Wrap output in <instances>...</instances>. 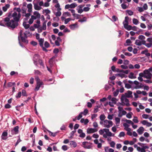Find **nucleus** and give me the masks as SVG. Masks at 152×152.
Wrapping results in <instances>:
<instances>
[{
	"mask_svg": "<svg viewBox=\"0 0 152 152\" xmlns=\"http://www.w3.org/2000/svg\"><path fill=\"white\" fill-rule=\"evenodd\" d=\"M61 14V12L60 11H58L56 13L55 15L57 16H60Z\"/></svg>",
	"mask_w": 152,
	"mask_h": 152,
	"instance_id": "338daca9",
	"label": "nucleus"
},
{
	"mask_svg": "<svg viewBox=\"0 0 152 152\" xmlns=\"http://www.w3.org/2000/svg\"><path fill=\"white\" fill-rule=\"evenodd\" d=\"M19 128L18 126H16L14 128L13 130L15 132V134H17L18 133Z\"/></svg>",
	"mask_w": 152,
	"mask_h": 152,
	"instance_id": "c85d7f7f",
	"label": "nucleus"
},
{
	"mask_svg": "<svg viewBox=\"0 0 152 152\" xmlns=\"http://www.w3.org/2000/svg\"><path fill=\"white\" fill-rule=\"evenodd\" d=\"M69 10L72 13V15L74 17H76L77 18H78V17L79 16V15L75 13V11L73 9H69Z\"/></svg>",
	"mask_w": 152,
	"mask_h": 152,
	"instance_id": "5701e85b",
	"label": "nucleus"
},
{
	"mask_svg": "<svg viewBox=\"0 0 152 152\" xmlns=\"http://www.w3.org/2000/svg\"><path fill=\"white\" fill-rule=\"evenodd\" d=\"M59 52V50L57 48H55L53 51V52L54 53L56 54L57 55V54Z\"/></svg>",
	"mask_w": 152,
	"mask_h": 152,
	"instance_id": "8fccbe9b",
	"label": "nucleus"
},
{
	"mask_svg": "<svg viewBox=\"0 0 152 152\" xmlns=\"http://www.w3.org/2000/svg\"><path fill=\"white\" fill-rule=\"evenodd\" d=\"M34 74L35 75H41V73L39 70H34Z\"/></svg>",
	"mask_w": 152,
	"mask_h": 152,
	"instance_id": "de8ad7c7",
	"label": "nucleus"
},
{
	"mask_svg": "<svg viewBox=\"0 0 152 152\" xmlns=\"http://www.w3.org/2000/svg\"><path fill=\"white\" fill-rule=\"evenodd\" d=\"M142 7L144 10H146L148 9V5L146 4H144Z\"/></svg>",
	"mask_w": 152,
	"mask_h": 152,
	"instance_id": "6e6d98bb",
	"label": "nucleus"
},
{
	"mask_svg": "<svg viewBox=\"0 0 152 152\" xmlns=\"http://www.w3.org/2000/svg\"><path fill=\"white\" fill-rule=\"evenodd\" d=\"M126 11L128 14L130 16H131L133 14V12L131 10H127Z\"/></svg>",
	"mask_w": 152,
	"mask_h": 152,
	"instance_id": "37998d69",
	"label": "nucleus"
},
{
	"mask_svg": "<svg viewBox=\"0 0 152 152\" xmlns=\"http://www.w3.org/2000/svg\"><path fill=\"white\" fill-rule=\"evenodd\" d=\"M83 114V112H81L79 114L77 118V120H79L80 118H81L82 117V114Z\"/></svg>",
	"mask_w": 152,
	"mask_h": 152,
	"instance_id": "603ef678",
	"label": "nucleus"
},
{
	"mask_svg": "<svg viewBox=\"0 0 152 152\" xmlns=\"http://www.w3.org/2000/svg\"><path fill=\"white\" fill-rule=\"evenodd\" d=\"M7 23H9V18L6 17L1 22H0V25L2 26H7L8 27H10V26H8Z\"/></svg>",
	"mask_w": 152,
	"mask_h": 152,
	"instance_id": "20e7f679",
	"label": "nucleus"
},
{
	"mask_svg": "<svg viewBox=\"0 0 152 152\" xmlns=\"http://www.w3.org/2000/svg\"><path fill=\"white\" fill-rule=\"evenodd\" d=\"M104 127L107 128H109L113 125V123L112 121L105 120L104 121Z\"/></svg>",
	"mask_w": 152,
	"mask_h": 152,
	"instance_id": "0eeeda50",
	"label": "nucleus"
},
{
	"mask_svg": "<svg viewBox=\"0 0 152 152\" xmlns=\"http://www.w3.org/2000/svg\"><path fill=\"white\" fill-rule=\"evenodd\" d=\"M10 6L9 4H6L5 6L3 7L2 10L4 12H6L8 8Z\"/></svg>",
	"mask_w": 152,
	"mask_h": 152,
	"instance_id": "cd10ccee",
	"label": "nucleus"
},
{
	"mask_svg": "<svg viewBox=\"0 0 152 152\" xmlns=\"http://www.w3.org/2000/svg\"><path fill=\"white\" fill-rule=\"evenodd\" d=\"M105 118V116L104 114H102L100 116V119L101 121H103Z\"/></svg>",
	"mask_w": 152,
	"mask_h": 152,
	"instance_id": "c03bdc74",
	"label": "nucleus"
},
{
	"mask_svg": "<svg viewBox=\"0 0 152 152\" xmlns=\"http://www.w3.org/2000/svg\"><path fill=\"white\" fill-rule=\"evenodd\" d=\"M34 16L35 17L36 19H39L40 17V15L39 13L38 12L34 11L33 13Z\"/></svg>",
	"mask_w": 152,
	"mask_h": 152,
	"instance_id": "6ab92c4d",
	"label": "nucleus"
},
{
	"mask_svg": "<svg viewBox=\"0 0 152 152\" xmlns=\"http://www.w3.org/2000/svg\"><path fill=\"white\" fill-rule=\"evenodd\" d=\"M32 4L30 3L28 4L27 5V8H28V12L31 13L32 12Z\"/></svg>",
	"mask_w": 152,
	"mask_h": 152,
	"instance_id": "aec40b11",
	"label": "nucleus"
},
{
	"mask_svg": "<svg viewBox=\"0 0 152 152\" xmlns=\"http://www.w3.org/2000/svg\"><path fill=\"white\" fill-rule=\"evenodd\" d=\"M71 20V19L70 18H69L67 19H65L64 21L65 24H67Z\"/></svg>",
	"mask_w": 152,
	"mask_h": 152,
	"instance_id": "bf43d9fd",
	"label": "nucleus"
},
{
	"mask_svg": "<svg viewBox=\"0 0 152 152\" xmlns=\"http://www.w3.org/2000/svg\"><path fill=\"white\" fill-rule=\"evenodd\" d=\"M125 130L127 131V134L129 135L132 136V132H131V130L130 128H128L127 129H125Z\"/></svg>",
	"mask_w": 152,
	"mask_h": 152,
	"instance_id": "bb28decb",
	"label": "nucleus"
},
{
	"mask_svg": "<svg viewBox=\"0 0 152 152\" xmlns=\"http://www.w3.org/2000/svg\"><path fill=\"white\" fill-rule=\"evenodd\" d=\"M85 136H86L85 134L83 132H82V133H80V134L79 136L80 137H81V138H84L85 137Z\"/></svg>",
	"mask_w": 152,
	"mask_h": 152,
	"instance_id": "e2e57ef3",
	"label": "nucleus"
},
{
	"mask_svg": "<svg viewBox=\"0 0 152 152\" xmlns=\"http://www.w3.org/2000/svg\"><path fill=\"white\" fill-rule=\"evenodd\" d=\"M7 132H4L2 134L1 137L2 139L4 140H6L7 138L6 137L7 135Z\"/></svg>",
	"mask_w": 152,
	"mask_h": 152,
	"instance_id": "dca6fc26",
	"label": "nucleus"
},
{
	"mask_svg": "<svg viewBox=\"0 0 152 152\" xmlns=\"http://www.w3.org/2000/svg\"><path fill=\"white\" fill-rule=\"evenodd\" d=\"M39 55L37 54H35L34 56L33 59H34V60H37L39 58Z\"/></svg>",
	"mask_w": 152,
	"mask_h": 152,
	"instance_id": "49530a36",
	"label": "nucleus"
},
{
	"mask_svg": "<svg viewBox=\"0 0 152 152\" xmlns=\"http://www.w3.org/2000/svg\"><path fill=\"white\" fill-rule=\"evenodd\" d=\"M88 113V110L87 109H86L84 110L83 112V114L84 115H86Z\"/></svg>",
	"mask_w": 152,
	"mask_h": 152,
	"instance_id": "0e129e2a",
	"label": "nucleus"
},
{
	"mask_svg": "<svg viewBox=\"0 0 152 152\" xmlns=\"http://www.w3.org/2000/svg\"><path fill=\"white\" fill-rule=\"evenodd\" d=\"M20 13H17L14 12L12 14L9 15V23H7L8 26H10V27L14 28L18 26V22L21 17Z\"/></svg>",
	"mask_w": 152,
	"mask_h": 152,
	"instance_id": "f257e3e1",
	"label": "nucleus"
},
{
	"mask_svg": "<svg viewBox=\"0 0 152 152\" xmlns=\"http://www.w3.org/2000/svg\"><path fill=\"white\" fill-rule=\"evenodd\" d=\"M143 86V85L142 84V83H140V85L136 86L134 87V88L135 89H137L142 88Z\"/></svg>",
	"mask_w": 152,
	"mask_h": 152,
	"instance_id": "a19ab883",
	"label": "nucleus"
},
{
	"mask_svg": "<svg viewBox=\"0 0 152 152\" xmlns=\"http://www.w3.org/2000/svg\"><path fill=\"white\" fill-rule=\"evenodd\" d=\"M56 39H52L53 41L54 42L56 45L57 46H59L60 45L59 42L58 40H55Z\"/></svg>",
	"mask_w": 152,
	"mask_h": 152,
	"instance_id": "58836bf2",
	"label": "nucleus"
},
{
	"mask_svg": "<svg viewBox=\"0 0 152 152\" xmlns=\"http://www.w3.org/2000/svg\"><path fill=\"white\" fill-rule=\"evenodd\" d=\"M15 82H9L7 83V86L8 87H11L13 85H15Z\"/></svg>",
	"mask_w": 152,
	"mask_h": 152,
	"instance_id": "e433bc0d",
	"label": "nucleus"
},
{
	"mask_svg": "<svg viewBox=\"0 0 152 152\" xmlns=\"http://www.w3.org/2000/svg\"><path fill=\"white\" fill-rule=\"evenodd\" d=\"M126 44H124V45L125 46H127L128 45H130L129 44L131 43V42L130 40L128 39L126 40Z\"/></svg>",
	"mask_w": 152,
	"mask_h": 152,
	"instance_id": "c9c22d12",
	"label": "nucleus"
},
{
	"mask_svg": "<svg viewBox=\"0 0 152 152\" xmlns=\"http://www.w3.org/2000/svg\"><path fill=\"white\" fill-rule=\"evenodd\" d=\"M144 73L145 75V78L151 79L152 76V74L150 73L148 70L145 69L144 71Z\"/></svg>",
	"mask_w": 152,
	"mask_h": 152,
	"instance_id": "6e6552de",
	"label": "nucleus"
},
{
	"mask_svg": "<svg viewBox=\"0 0 152 152\" xmlns=\"http://www.w3.org/2000/svg\"><path fill=\"white\" fill-rule=\"evenodd\" d=\"M39 42L40 46L42 48V50L46 52L48 51V50L43 46V43L44 42V39H38Z\"/></svg>",
	"mask_w": 152,
	"mask_h": 152,
	"instance_id": "1a4fd4ad",
	"label": "nucleus"
},
{
	"mask_svg": "<svg viewBox=\"0 0 152 152\" xmlns=\"http://www.w3.org/2000/svg\"><path fill=\"white\" fill-rule=\"evenodd\" d=\"M31 15V14H30V13L29 12L27 13H25V14H22V16L23 17H26V18H25L24 19V20H26L28 19V18L29 17V16Z\"/></svg>",
	"mask_w": 152,
	"mask_h": 152,
	"instance_id": "4be33fe9",
	"label": "nucleus"
},
{
	"mask_svg": "<svg viewBox=\"0 0 152 152\" xmlns=\"http://www.w3.org/2000/svg\"><path fill=\"white\" fill-rule=\"evenodd\" d=\"M46 22H47V21H45L44 23H43V24L42 25V28L43 30H45L46 28Z\"/></svg>",
	"mask_w": 152,
	"mask_h": 152,
	"instance_id": "79ce46f5",
	"label": "nucleus"
},
{
	"mask_svg": "<svg viewBox=\"0 0 152 152\" xmlns=\"http://www.w3.org/2000/svg\"><path fill=\"white\" fill-rule=\"evenodd\" d=\"M126 97H124L123 98V100H122L121 99V102H123L124 101L126 103H125V105L127 107H129L130 105V104L129 103V101L128 99L126 98Z\"/></svg>",
	"mask_w": 152,
	"mask_h": 152,
	"instance_id": "2eb2a0df",
	"label": "nucleus"
},
{
	"mask_svg": "<svg viewBox=\"0 0 152 152\" xmlns=\"http://www.w3.org/2000/svg\"><path fill=\"white\" fill-rule=\"evenodd\" d=\"M23 25L24 27L26 29L28 28L29 27V26H30L29 24H27V23L25 21L24 22H23Z\"/></svg>",
	"mask_w": 152,
	"mask_h": 152,
	"instance_id": "c756f323",
	"label": "nucleus"
},
{
	"mask_svg": "<svg viewBox=\"0 0 152 152\" xmlns=\"http://www.w3.org/2000/svg\"><path fill=\"white\" fill-rule=\"evenodd\" d=\"M110 146L111 147L113 148L115 147V143L114 141H112L110 143Z\"/></svg>",
	"mask_w": 152,
	"mask_h": 152,
	"instance_id": "774afa93",
	"label": "nucleus"
},
{
	"mask_svg": "<svg viewBox=\"0 0 152 152\" xmlns=\"http://www.w3.org/2000/svg\"><path fill=\"white\" fill-rule=\"evenodd\" d=\"M70 145H72L74 148H75L77 146L76 143L74 141H71Z\"/></svg>",
	"mask_w": 152,
	"mask_h": 152,
	"instance_id": "7c9ffc66",
	"label": "nucleus"
},
{
	"mask_svg": "<svg viewBox=\"0 0 152 152\" xmlns=\"http://www.w3.org/2000/svg\"><path fill=\"white\" fill-rule=\"evenodd\" d=\"M19 34H20L19 36H20V38H27V36L26 34L22 31H20ZM18 38H19V36H18Z\"/></svg>",
	"mask_w": 152,
	"mask_h": 152,
	"instance_id": "4468645a",
	"label": "nucleus"
},
{
	"mask_svg": "<svg viewBox=\"0 0 152 152\" xmlns=\"http://www.w3.org/2000/svg\"><path fill=\"white\" fill-rule=\"evenodd\" d=\"M44 45L45 46V48H48L50 47V44L48 43V42L47 41L45 42L44 43Z\"/></svg>",
	"mask_w": 152,
	"mask_h": 152,
	"instance_id": "a18cd8bd",
	"label": "nucleus"
},
{
	"mask_svg": "<svg viewBox=\"0 0 152 152\" xmlns=\"http://www.w3.org/2000/svg\"><path fill=\"white\" fill-rule=\"evenodd\" d=\"M115 76H119L120 77H121L122 78L124 77H125V75L124 74H122L121 73H118L116 74L115 75Z\"/></svg>",
	"mask_w": 152,
	"mask_h": 152,
	"instance_id": "473e14b6",
	"label": "nucleus"
},
{
	"mask_svg": "<svg viewBox=\"0 0 152 152\" xmlns=\"http://www.w3.org/2000/svg\"><path fill=\"white\" fill-rule=\"evenodd\" d=\"M88 143V142H83L82 144L83 145V147L85 148L86 149H90L91 148V146L90 145H87L86 144Z\"/></svg>",
	"mask_w": 152,
	"mask_h": 152,
	"instance_id": "ddd939ff",
	"label": "nucleus"
},
{
	"mask_svg": "<svg viewBox=\"0 0 152 152\" xmlns=\"http://www.w3.org/2000/svg\"><path fill=\"white\" fill-rule=\"evenodd\" d=\"M39 64L43 67V68H44V64L42 62V60L41 59H39Z\"/></svg>",
	"mask_w": 152,
	"mask_h": 152,
	"instance_id": "3c124183",
	"label": "nucleus"
},
{
	"mask_svg": "<svg viewBox=\"0 0 152 152\" xmlns=\"http://www.w3.org/2000/svg\"><path fill=\"white\" fill-rule=\"evenodd\" d=\"M36 19V18L34 16V15H31V18L29 20L28 22L29 24H32L34 22V20Z\"/></svg>",
	"mask_w": 152,
	"mask_h": 152,
	"instance_id": "b1692460",
	"label": "nucleus"
},
{
	"mask_svg": "<svg viewBox=\"0 0 152 152\" xmlns=\"http://www.w3.org/2000/svg\"><path fill=\"white\" fill-rule=\"evenodd\" d=\"M63 15L65 16L66 17L67 16H70L71 15L69 12H66L63 13Z\"/></svg>",
	"mask_w": 152,
	"mask_h": 152,
	"instance_id": "4c0bfd02",
	"label": "nucleus"
},
{
	"mask_svg": "<svg viewBox=\"0 0 152 152\" xmlns=\"http://www.w3.org/2000/svg\"><path fill=\"white\" fill-rule=\"evenodd\" d=\"M27 10V9L26 8H25L24 7H22L21 8V11L22 14H25L26 13V11Z\"/></svg>",
	"mask_w": 152,
	"mask_h": 152,
	"instance_id": "f704fd0d",
	"label": "nucleus"
},
{
	"mask_svg": "<svg viewBox=\"0 0 152 152\" xmlns=\"http://www.w3.org/2000/svg\"><path fill=\"white\" fill-rule=\"evenodd\" d=\"M125 87L128 89H129L131 88V86L130 84H129L125 83Z\"/></svg>",
	"mask_w": 152,
	"mask_h": 152,
	"instance_id": "69168bd1",
	"label": "nucleus"
},
{
	"mask_svg": "<svg viewBox=\"0 0 152 152\" xmlns=\"http://www.w3.org/2000/svg\"><path fill=\"white\" fill-rule=\"evenodd\" d=\"M144 128L142 127H140L137 130V132L140 134H142L144 131Z\"/></svg>",
	"mask_w": 152,
	"mask_h": 152,
	"instance_id": "a878e982",
	"label": "nucleus"
},
{
	"mask_svg": "<svg viewBox=\"0 0 152 152\" xmlns=\"http://www.w3.org/2000/svg\"><path fill=\"white\" fill-rule=\"evenodd\" d=\"M129 18L128 16H126L125 18V20L123 22L124 28L128 30H130L131 26L128 25V20Z\"/></svg>",
	"mask_w": 152,
	"mask_h": 152,
	"instance_id": "7ed1b4c3",
	"label": "nucleus"
},
{
	"mask_svg": "<svg viewBox=\"0 0 152 152\" xmlns=\"http://www.w3.org/2000/svg\"><path fill=\"white\" fill-rule=\"evenodd\" d=\"M124 121H126L127 123L131 124L132 126V127L134 129H136L137 127V125H134L133 122L130 120H127L126 119H125V120H124Z\"/></svg>",
	"mask_w": 152,
	"mask_h": 152,
	"instance_id": "9d476101",
	"label": "nucleus"
},
{
	"mask_svg": "<svg viewBox=\"0 0 152 152\" xmlns=\"http://www.w3.org/2000/svg\"><path fill=\"white\" fill-rule=\"evenodd\" d=\"M118 93L119 91L118 90H117L116 91H115L113 92L114 96H117L118 95Z\"/></svg>",
	"mask_w": 152,
	"mask_h": 152,
	"instance_id": "052dcab7",
	"label": "nucleus"
},
{
	"mask_svg": "<svg viewBox=\"0 0 152 152\" xmlns=\"http://www.w3.org/2000/svg\"><path fill=\"white\" fill-rule=\"evenodd\" d=\"M77 6V4L75 3H73L70 4L71 8H73Z\"/></svg>",
	"mask_w": 152,
	"mask_h": 152,
	"instance_id": "ea45409f",
	"label": "nucleus"
},
{
	"mask_svg": "<svg viewBox=\"0 0 152 152\" xmlns=\"http://www.w3.org/2000/svg\"><path fill=\"white\" fill-rule=\"evenodd\" d=\"M48 131L50 136H52L53 137H55L57 133H53L48 130Z\"/></svg>",
	"mask_w": 152,
	"mask_h": 152,
	"instance_id": "72a5a7b5",
	"label": "nucleus"
},
{
	"mask_svg": "<svg viewBox=\"0 0 152 152\" xmlns=\"http://www.w3.org/2000/svg\"><path fill=\"white\" fill-rule=\"evenodd\" d=\"M20 45L22 46V44L21 43V42H22L23 43H24L26 44H27L28 43V41L26 39H18Z\"/></svg>",
	"mask_w": 152,
	"mask_h": 152,
	"instance_id": "f3484780",
	"label": "nucleus"
},
{
	"mask_svg": "<svg viewBox=\"0 0 152 152\" xmlns=\"http://www.w3.org/2000/svg\"><path fill=\"white\" fill-rule=\"evenodd\" d=\"M140 40L137 39L135 41V44L138 45H140L142 44V39H139Z\"/></svg>",
	"mask_w": 152,
	"mask_h": 152,
	"instance_id": "412c9836",
	"label": "nucleus"
},
{
	"mask_svg": "<svg viewBox=\"0 0 152 152\" xmlns=\"http://www.w3.org/2000/svg\"><path fill=\"white\" fill-rule=\"evenodd\" d=\"M125 133L124 132H121L118 135V137H124L125 136Z\"/></svg>",
	"mask_w": 152,
	"mask_h": 152,
	"instance_id": "4d7b16f0",
	"label": "nucleus"
},
{
	"mask_svg": "<svg viewBox=\"0 0 152 152\" xmlns=\"http://www.w3.org/2000/svg\"><path fill=\"white\" fill-rule=\"evenodd\" d=\"M18 73L17 72H15L14 71L11 72L10 73V75L11 76H13V75H14L15 74L18 75Z\"/></svg>",
	"mask_w": 152,
	"mask_h": 152,
	"instance_id": "680f3d73",
	"label": "nucleus"
},
{
	"mask_svg": "<svg viewBox=\"0 0 152 152\" xmlns=\"http://www.w3.org/2000/svg\"><path fill=\"white\" fill-rule=\"evenodd\" d=\"M60 4L58 2L55 5V7L56 8H58V10H61V8H60Z\"/></svg>",
	"mask_w": 152,
	"mask_h": 152,
	"instance_id": "13d9d810",
	"label": "nucleus"
},
{
	"mask_svg": "<svg viewBox=\"0 0 152 152\" xmlns=\"http://www.w3.org/2000/svg\"><path fill=\"white\" fill-rule=\"evenodd\" d=\"M97 131L96 129L88 128L87 129V133L88 134H90L96 132Z\"/></svg>",
	"mask_w": 152,
	"mask_h": 152,
	"instance_id": "f8f14e48",
	"label": "nucleus"
},
{
	"mask_svg": "<svg viewBox=\"0 0 152 152\" xmlns=\"http://www.w3.org/2000/svg\"><path fill=\"white\" fill-rule=\"evenodd\" d=\"M133 23L135 25H137L139 23L138 20L136 19L133 18Z\"/></svg>",
	"mask_w": 152,
	"mask_h": 152,
	"instance_id": "2f4dec72",
	"label": "nucleus"
},
{
	"mask_svg": "<svg viewBox=\"0 0 152 152\" xmlns=\"http://www.w3.org/2000/svg\"><path fill=\"white\" fill-rule=\"evenodd\" d=\"M132 92L130 91H128L127 92L125 93L124 94H122L121 99L122 100H123V98L124 97L126 98H133V96L132 95Z\"/></svg>",
	"mask_w": 152,
	"mask_h": 152,
	"instance_id": "39448f33",
	"label": "nucleus"
},
{
	"mask_svg": "<svg viewBox=\"0 0 152 152\" xmlns=\"http://www.w3.org/2000/svg\"><path fill=\"white\" fill-rule=\"evenodd\" d=\"M142 44L145 45L148 48H150L152 45V43H146L145 41L142 40Z\"/></svg>",
	"mask_w": 152,
	"mask_h": 152,
	"instance_id": "393cba45",
	"label": "nucleus"
},
{
	"mask_svg": "<svg viewBox=\"0 0 152 152\" xmlns=\"http://www.w3.org/2000/svg\"><path fill=\"white\" fill-rule=\"evenodd\" d=\"M84 6V5H80L77 7L76 10L78 13L81 14L83 12V8Z\"/></svg>",
	"mask_w": 152,
	"mask_h": 152,
	"instance_id": "9b49d317",
	"label": "nucleus"
},
{
	"mask_svg": "<svg viewBox=\"0 0 152 152\" xmlns=\"http://www.w3.org/2000/svg\"><path fill=\"white\" fill-rule=\"evenodd\" d=\"M39 0H34L33 2L34 9L36 10H39L42 9L39 5Z\"/></svg>",
	"mask_w": 152,
	"mask_h": 152,
	"instance_id": "423d86ee",
	"label": "nucleus"
},
{
	"mask_svg": "<svg viewBox=\"0 0 152 152\" xmlns=\"http://www.w3.org/2000/svg\"><path fill=\"white\" fill-rule=\"evenodd\" d=\"M35 79L37 81V85L34 89L35 91H38L39 90L41 86L43 85L42 82L40 80L38 77H37L35 78Z\"/></svg>",
	"mask_w": 152,
	"mask_h": 152,
	"instance_id": "f03ea898",
	"label": "nucleus"
},
{
	"mask_svg": "<svg viewBox=\"0 0 152 152\" xmlns=\"http://www.w3.org/2000/svg\"><path fill=\"white\" fill-rule=\"evenodd\" d=\"M112 21L113 22L116 21L118 19V18L115 15H113L112 17Z\"/></svg>",
	"mask_w": 152,
	"mask_h": 152,
	"instance_id": "5fc2aeb1",
	"label": "nucleus"
},
{
	"mask_svg": "<svg viewBox=\"0 0 152 152\" xmlns=\"http://www.w3.org/2000/svg\"><path fill=\"white\" fill-rule=\"evenodd\" d=\"M90 9V8L88 7H84L83 9V12H87Z\"/></svg>",
	"mask_w": 152,
	"mask_h": 152,
	"instance_id": "864d4df0",
	"label": "nucleus"
},
{
	"mask_svg": "<svg viewBox=\"0 0 152 152\" xmlns=\"http://www.w3.org/2000/svg\"><path fill=\"white\" fill-rule=\"evenodd\" d=\"M121 6L123 9H125L127 8V6L124 3L122 4Z\"/></svg>",
	"mask_w": 152,
	"mask_h": 152,
	"instance_id": "09e8293b",
	"label": "nucleus"
},
{
	"mask_svg": "<svg viewBox=\"0 0 152 152\" xmlns=\"http://www.w3.org/2000/svg\"><path fill=\"white\" fill-rule=\"evenodd\" d=\"M69 27L71 29L74 30L78 28V26L77 24L75 23L70 25Z\"/></svg>",
	"mask_w": 152,
	"mask_h": 152,
	"instance_id": "a211bd4d",
	"label": "nucleus"
}]
</instances>
